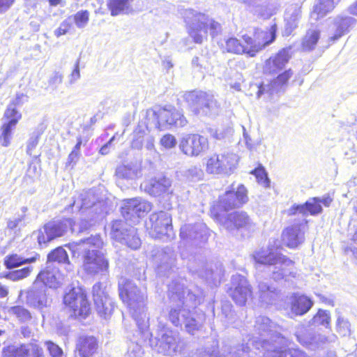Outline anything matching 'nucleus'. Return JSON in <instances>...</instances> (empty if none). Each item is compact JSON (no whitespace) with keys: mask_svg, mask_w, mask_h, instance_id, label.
Returning a JSON list of instances; mask_svg holds the SVG:
<instances>
[{"mask_svg":"<svg viewBox=\"0 0 357 357\" xmlns=\"http://www.w3.org/2000/svg\"><path fill=\"white\" fill-rule=\"evenodd\" d=\"M278 335L282 336L277 331L275 325L271 319L265 316H259L256 318L253 333L248 336L246 345L243 344L238 347L240 349L244 348L247 351L245 357H253V352L250 348V344H252L257 350L261 349L264 354L271 345L275 344V340L277 339Z\"/></svg>","mask_w":357,"mask_h":357,"instance_id":"4","label":"nucleus"},{"mask_svg":"<svg viewBox=\"0 0 357 357\" xmlns=\"http://www.w3.org/2000/svg\"><path fill=\"white\" fill-rule=\"evenodd\" d=\"M89 13L87 10H81L74 15V20L78 28H84L88 24Z\"/></svg>","mask_w":357,"mask_h":357,"instance_id":"61","label":"nucleus"},{"mask_svg":"<svg viewBox=\"0 0 357 357\" xmlns=\"http://www.w3.org/2000/svg\"><path fill=\"white\" fill-rule=\"evenodd\" d=\"M221 225L229 232L243 229L248 231H253L255 225L244 211H235L226 215L220 220Z\"/></svg>","mask_w":357,"mask_h":357,"instance_id":"14","label":"nucleus"},{"mask_svg":"<svg viewBox=\"0 0 357 357\" xmlns=\"http://www.w3.org/2000/svg\"><path fill=\"white\" fill-rule=\"evenodd\" d=\"M184 280L177 278L168 284V296L171 303L169 319L175 326H183L192 335L200 331L206 321L205 313L195 306L200 303L201 296L185 290Z\"/></svg>","mask_w":357,"mask_h":357,"instance_id":"1","label":"nucleus"},{"mask_svg":"<svg viewBox=\"0 0 357 357\" xmlns=\"http://www.w3.org/2000/svg\"><path fill=\"white\" fill-rule=\"evenodd\" d=\"M141 188L146 192L155 197L172 192V181L165 176L153 178L142 184Z\"/></svg>","mask_w":357,"mask_h":357,"instance_id":"28","label":"nucleus"},{"mask_svg":"<svg viewBox=\"0 0 357 357\" xmlns=\"http://www.w3.org/2000/svg\"><path fill=\"white\" fill-rule=\"evenodd\" d=\"M222 47L227 52L237 54H244L245 52L243 44L236 38H230L226 40L225 44V45H222Z\"/></svg>","mask_w":357,"mask_h":357,"instance_id":"51","label":"nucleus"},{"mask_svg":"<svg viewBox=\"0 0 357 357\" xmlns=\"http://www.w3.org/2000/svg\"><path fill=\"white\" fill-rule=\"evenodd\" d=\"M120 243L126 245L132 250H137L140 248L142 244L141 239L137 235L136 229L134 227H130V230H128L125 238Z\"/></svg>","mask_w":357,"mask_h":357,"instance_id":"49","label":"nucleus"},{"mask_svg":"<svg viewBox=\"0 0 357 357\" xmlns=\"http://www.w3.org/2000/svg\"><path fill=\"white\" fill-rule=\"evenodd\" d=\"M340 0H318L314 6L311 17L315 20L322 18L331 12Z\"/></svg>","mask_w":357,"mask_h":357,"instance_id":"39","label":"nucleus"},{"mask_svg":"<svg viewBox=\"0 0 357 357\" xmlns=\"http://www.w3.org/2000/svg\"><path fill=\"white\" fill-rule=\"evenodd\" d=\"M133 0H108L107 8L112 16L128 15L133 11Z\"/></svg>","mask_w":357,"mask_h":357,"instance_id":"36","label":"nucleus"},{"mask_svg":"<svg viewBox=\"0 0 357 357\" xmlns=\"http://www.w3.org/2000/svg\"><path fill=\"white\" fill-rule=\"evenodd\" d=\"M151 210V203L141 198H133L123 201L121 211L126 220L135 223Z\"/></svg>","mask_w":357,"mask_h":357,"instance_id":"13","label":"nucleus"},{"mask_svg":"<svg viewBox=\"0 0 357 357\" xmlns=\"http://www.w3.org/2000/svg\"><path fill=\"white\" fill-rule=\"evenodd\" d=\"M257 294L259 301L266 305L273 304L278 296V291L277 289L265 282L259 283Z\"/></svg>","mask_w":357,"mask_h":357,"instance_id":"38","label":"nucleus"},{"mask_svg":"<svg viewBox=\"0 0 357 357\" xmlns=\"http://www.w3.org/2000/svg\"><path fill=\"white\" fill-rule=\"evenodd\" d=\"M179 148L187 155L198 156L208 149V141L199 134H190L182 138Z\"/></svg>","mask_w":357,"mask_h":357,"instance_id":"19","label":"nucleus"},{"mask_svg":"<svg viewBox=\"0 0 357 357\" xmlns=\"http://www.w3.org/2000/svg\"><path fill=\"white\" fill-rule=\"evenodd\" d=\"M238 156L233 153H214L206 160V171L211 174L230 175L236 169Z\"/></svg>","mask_w":357,"mask_h":357,"instance_id":"8","label":"nucleus"},{"mask_svg":"<svg viewBox=\"0 0 357 357\" xmlns=\"http://www.w3.org/2000/svg\"><path fill=\"white\" fill-rule=\"evenodd\" d=\"M63 302L71 312L70 316L76 319H85L90 313V304L84 290L73 287L63 297Z\"/></svg>","mask_w":357,"mask_h":357,"instance_id":"11","label":"nucleus"},{"mask_svg":"<svg viewBox=\"0 0 357 357\" xmlns=\"http://www.w3.org/2000/svg\"><path fill=\"white\" fill-rule=\"evenodd\" d=\"M331 316L328 311L319 310L312 319V324L322 325L328 328L330 325Z\"/></svg>","mask_w":357,"mask_h":357,"instance_id":"55","label":"nucleus"},{"mask_svg":"<svg viewBox=\"0 0 357 357\" xmlns=\"http://www.w3.org/2000/svg\"><path fill=\"white\" fill-rule=\"evenodd\" d=\"M33 271L32 266H26L21 269L10 271L6 278L12 281H18L27 278Z\"/></svg>","mask_w":357,"mask_h":357,"instance_id":"53","label":"nucleus"},{"mask_svg":"<svg viewBox=\"0 0 357 357\" xmlns=\"http://www.w3.org/2000/svg\"><path fill=\"white\" fill-rule=\"evenodd\" d=\"M291 47H288L283 48L272 58L266 60L264 66V71L266 73L273 74L283 69L291 57Z\"/></svg>","mask_w":357,"mask_h":357,"instance_id":"31","label":"nucleus"},{"mask_svg":"<svg viewBox=\"0 0 357 357\" xmlns=\"http://www.w3.org/2000/svg\"><path fill=\"white\" fill-rule=\"evenodd\" d=\"M45 345L52 357H63V350L57 344H54L53 342L47 341L45 342Z\"/></svg>","mask_w":357,"mask_h":357,"instance_id":"63","label":"nucleus"},{"mask_svg":"<svg viewBox=\"0 0 357 357\" xmlns=\"http://www.w3.org/2000/svg\"><path fill=\"white\" fill-rule=\"evenodd\" d=\"M180 237L186 243L197 246L208 240V229L202 223L185 225L181 228Z\"/></svg>","mask_w":357,"mask_h":357,"instance_id":"20","label":"nucleus"},{"mask_svg":"<svg viewBox=\"0 0 357 357\" xmlns=\"http://www.w3.org/2000/svg\"><path fill=\"white\" fill-rule=\"evenodd\" d=\"M35 282H38L46 289L47 287L56 289L61 284V275L57 268H51L48 265L45 270L38 273Z\"/></svg>","mask_w":357,"mask_h":357,"instance_id":"32","label":"nucleus"},{"mask_svg":"<svg viewBox=\"0 0 357 357\" xmlns=\"http://www.w3.org/2000/svg\"><path fill=\"white\" fill-rule=\"evenodd\" d=\"M47 289L39 284L38 282H33L31 287L26 292V303L31 307L43 309L47 305Z\"/></svg>","mask_w":357,"mask_h":357,"instance_id":"30","label":"nucleus"},{"mask_svg":"<svg viewBox=\"0 0 357 357\" xmlns=\"http://www.w3.org/2000/svg\"><path fill=\"white\" fill-rule=\"evenodd\" d=\"M57 262L59 264H69V258L67 252L63 247H58L47 255V263Z\"/></svg>","mask_w":357,"mask_h":357,"instance_id":"50","label":"nucleus"},{"mask_svg":"<svg viewBox=\"0 0 357 357\" xmlns=\"http://www.w3.org/2000/svg\"><path fill=\"white\" fill-rule=\"evenodd\" d=\"M142 354L141 346L135 342H131L128 346L126 357H142Z\"/></svg>","mask_w":357,"mask_h":357,"instance_id":"64","label":"nucleus"},{"mask_svg":"<svg viewBox=\"0 0 357 357\" xmlns=\"http://www.w3.org/2000/svg\"><path fill=\"white\" fill-rule=\"evenodd\" d=\"M27 208L26 207H22V214L19 215L17 217H15L13 219H10L7 222V227L8 229L10 230H15L17 227H21L23 225V222L25 218V213L26 211Z\"/></svg>","mask_w":357,"mask_h":357,"instance_id":"59","label":"nucleus"},{"mask_svg":"<svg viewBox=\"0 0 357 357\" xmlns=\"http://www.w3.org/2000/svg\"><path fill=\"white\" fill-rule=\"evenodd\" d=\"M160 144L166 149H170L176 146V139L171 134H166L160 139Z\"/></svg>","mask_w":357,"mask_h":357,"instance_id":"62","label":"nucleus"},{"mask_svg":"<svg viewBox=\"0 0 357 357\" xmlns=\"http://www.w3.org/2000/svg\"><path fill=\"white\" fill-rule=\"evenodd\" d=\"M185 175L190 181H197L202 179L204 172L199 167L192 166L186 170Z\"/></svg>","mask_w":357,"mask_h":357,"instance_id":"57","label":"nucleus"},{"mask_svg":"<svg viewBox=\"0 0 357 357\" xmlns=\"http://www.w3.org/2000/svg\"><path fill=\"white\" fill-rule=\"evenodd\" d=\"M104 245L100 235L91 236L77 243L76 250L82 258L83 270L88 275H107L109 261L102 251Z\"/></svg>","mask_w":357,"mask_h":357,"instance_id":"2","label":"nucleus"},{"mask_svg":"<svg viewBox=\"0 0 357 357\" xmlns=\"http://www.w3.org/2000/svg\"><path fill=\"white\" fill-rule=\"evenodd\" d=\"M295 335L298 342L307 349L315 350L322 347L328 342H333L336 336L333 335L330 339L321 334L313 333L304 326H300L296 329Z\"/></svg>","mask_w":357,"mask_h":357,"instance_id":"18","label":"nucleus"},{"mask_svg":"<svg viewBox=\"0 0 357 357\" xmlns=\"http://www.w3.org/2000/svg\"><path fill=\"white\" fill-rule=\"evenodd\" d=\"M275 344L271 345L264 357H310L305 351L289 348L290 342L284 336H277Z\"/></svg>","mask_w":357,"mask_h":357,"instance_id":"17","label":"nucleus"},{"mask_svg":"<svg viewBox=\"0 0 357 357\" xmlns=\"http://www.w3.org/2000/svg\"><path fill=\"white\" fill-rule=\"evenodd\" d=\"M38 257V255H36L29 258H24L17 254H13L5 258L4 264L7 268L12 269L24 264L34 263Z\"/></svg>","mask_w":357,"mask_h":357,"instance_id":"44","label":"nucleus"},{"mask_svg":"<svg viewBox=\"0 0 357 357\" xmlns=\"http://www.w3.org/2000/svg\"><path fill=\"white\" fill-rule=\"evenodd\" d=\"M140 174V170L135 165H122L116 169V175L120 178L135 179Z\"/></svg>","mask_w":357,"mask_h":357,"instance_id":"45","label":"nucleus"},{"mask_svg":"<svg viewBox=\"0 0 357 357\" xmlns=\"http://www.w3.org/2000/svg\"><path fill=\"white\" fill-rule=\"evenodd\" d=\"M8 313L15 315L21 322H26L31 319L29 311L19 305L10 307Z\"/></svg>","mask_w":357,"mask_h":357,"instance_id":"54","label":"nucleus"},{"mask_svg":"<svg viewBox=\"0 0 357 357\" xmlns=\"http://www.w3.org/2000/svg\"><path fill=\"white\" fill-rule=\"evenodd\" d=\"M183 98L195 114L208 115L218 108L213 96L204 91H188L184 94Z\"/></svg>","mask_w":357,"mask_h":357,"instance_id":"10","label":"nucleus"},{"mask_svg":"<svg viewBox=\"0 0 357 357\" xmlns=\"http://www.w3.org/2000/svg\"><path fill=\"white\" fill-rule=\"evenodd\" d=\"M147 116L160 130L169 129L172 126L183 127L187 123L184 116L172 106L149 110Z\"/></svg>","mask_w":357,"mask_h":357,"instance_id":"7","label":"nucleus"},{"mask_svg":"<svg viewBox=\"0 0 357 357\" xmlns=\"http://www.w3.org/2000/svg\"><path fill=\"white\" fill-rule=\"evenodd\" d=\"M21 119L22 114L17 109V108L8 105L4 112L2 121L17 126Z\"/></svg>","mask_w":357,"mask_h":357,"instance_id":"52","label":"nucleus"},{"mask_svg":"<svg viewBox=\"0 0 357 357\" xmlns=\"http://www.w3.org/2000/svg\"><path fill=\"white\" fill-rule=\"evenodd\" d=\"M301 17V3L289 5L284 14V20L286 22L284 28V34L289 36L297 27L299 20Z\"/></svg>","mask_w":357,"mask_h":357,"instance_id":"33","label":"nucleus"},{"mask_svg":"<svg viewBox=\"0 0 357 357\" xmlns=\"http://www.w3.org/2000/svg\"><path fill=\"white\" fill-rule=\"evenodd\" d=\"M152 260L159 276L168 275L173 269L176 254L172 248L155 249L152 251Z\"/></svg>","mask_w":357,"mask_h":357,"instance_id":"15","label":"nucleus"},{"mask_svg":"<svg viewBox=\"0 0 357 357\" xmlns=\"http://www.w3.org/2000/svg\"><path fill=\"white\" fill-rule=\"evenodd\" d=\"M218 344L213 342L210 346H206L198 351V357H245L247 351L243 348L240 349L239 347L225 346L223 353L220 355L218 351Z\"/></svg>","mask_w":357,"mask_h":357,"instance_id":"27","label":"nucleus"},{"mask_svg":"<svg viewBox=\"0 0 357 357\" xmlns=\"http://www.w3.org/2000/svg\"><path fill=\"white\" fill-rule=\"evenodd\" d=\"M97 349V341L92 336H80L76 342V351L80 357H91Z\"/></svg>","mask_w":357,"mask_h":357,"instance_id":"35","label":"nucleus"},{"mask_svg":"<svg viewBox=\"0 0 357 357\" xmlns=\"http://www.w3.org/2000/svg\"><path fill=\"white\" fill-rule=\"evenodd\" d=\"M332 200L329 196L323 198L314 197L303 204H294L287 210V214L289 215H294L296 213L303 215H307L308 213L313 215H317L322 211L321 204L325 206H329Z\"/></svg>","mask_w":357,"mask_h":357,"instance_id":"22","label":"nucleus"},{"mask_svg":"<svg viewBox=\"0 0 357 357\" xmlns=\"http://www.w3.org/2000/svg\"><path fill=\"white\" fill-rule=\"evenodd\" d=\"M251 257L257 264L269 265L270 266L273 264H284L286 266L293 264V261L286 256L275 253L268 248H260L255 250L251 255Z\"/></svg>","mask_w":357,"mask_h":357,"instance_id":"26","label":"nucleus"},{"mask_svg":"<svg viewBox=\"0 0 357 357\" xmlns=\"http://www.w3.org/2000/svg\"><path fill=\"white\" fill-rule=\"evenodd\" d=\"M131 226L123 220H115L111 224L110 236L116 241L122 242Z\"/></svg>","mask_w":357,"mask_h":357,"instance_id":"42","label":"nucleus"},{"mask_svg":"<svg viewBox=\"0 0 357 357\" xmlns=\"http://www.w3.org/2000/svg\"><path fill=\"white\" fill-rule=\"evenodd\" d=\"M182 15L188 26L189 35L196 43L201 44L207 38L208 29L212 38L221 31L220 24L204 13L185 9Z\"/></svg>","mask_w":357,"mask_h":357,"instance_id":"5","label":"nucleus"},{"mask_svg":"<svg viewBox=\"0 0 357 357\" xmlns=\"http://www.w3.org/2000/svg\"><path fill=\"white\" fill-rule=\"evenodd\" d=\"M305 222L295 223L285 228L282 233V241L289 248H296L305 241Z\"/></svg>","mask_w":357,"mask_h":357,"instance_id":"25","label":"nucleus"},{"mask_svg":"<svg viewBox=\"0 0 357 357\" xmlns=\"http://www.w3.org/2000/svg\"><path fill=\"white\" fill-rule=\"evenodd\" d=\"M81 144L82 140L79 139L76 145L74 146L73 151L70 152L68 157L66 167H73L79 160L80 156Z\"/></svg>","mask_w":357,"mask_h":357,"instance_id":"56","label":"nucleus"},{"mask_svg":"<svg viewBox=\"0 0 357 357\" xmlns=\"http://www.w3.org/2000/svg\"><path fill=\"white\" fill-rule=\"evenodd\" d=\"M312 305L313 302L307 296L295 294L292 297L291 311L295 315H303L307 313Z\"/></svg>","mask_w":357,"mask_h":357,"instance_id":"37","label":"nucleus"},{"mask_svg":"<svg viewBox=\"0 0 357 357\" xmlns=\"http://www.w3.org/2000/svg\"><path fill=\"white\" fill-rule=\"evenodd\" d=\"M95 305L98 314L105 319L112 314L115 307L113 300L108 295L102 298H97Z\"/></svg>","mask_w":357,"mask_h":357,"instance_id":"41","label":"nucleus"},{"mask_svg":"<svg viewBox=\"0 0 357 357\" xmlns=\"http://www.w3.org/2000/svg\"><path fill=\"white\" fill-rule=\"evenodd\" d=\"M337 332L342 336L350 334V324L349 321L341 317H338L336 322Z\"/></svg>","mask_w":357,"mask_h":357,"instance_id":"60","label":"nucleus"},{"mask_svg":"<svg viewBox=\"0 0 357 357\" xmlns=\"http://www.w3.org/2000/svg\"><path fill=\"white\" fill-rule=\"evenodd\" d=\"M233 189H234L233 188ZM247 190L243 185L238 186L236 191L227 190L220 197V205L225 211L239 208L248 202Z\"/></svg>","mask_w":357,"mask_h":357,"instance_id":"24","label":"nucleus"},{"mask_svg":"<svg viewBox=\"0 0 357 357\" xmlns=\"http://www.w3.org/2000/svg\"><path fill=\"white\" fill-rule=\"evenodd\" d=\"M3 357H41L43 349L36 344L10 345L3 349Z\"/></svg>","mask_w":357,"mask_h":357,"instance_id":"29","label":"nucleus"},{"mask_svg":"<svg viewBox=\"0 0 357 357\" xmlns=\"http://www.w3.org/2000/svg\"><path fill=\"white\" fill-rule=\"evenodd\" d=\"M356 23L352 17L339 15L334 20L335 33L329 37V40L335 42L347 33L349 29Z\"/></svg>","mask_w":357,"mask_h":357,"instance_id":"34","label":"nucleus"},{"mask_svg":"<svg viewBox=\"0 0 357 357\" xmlns=\"http://www.w3.org/2000/svg\"><path fill=\"white\" fill-rule=\"evenodd\" d=\"M272 272V278L275 281L284 279L289 280L290 277L295 278L296 273L294 268V264L291 266L280 265L273 264L271 266Z\"/></svg>","mask_w":357,"mask_h":357,"instance_id":"40","label":"nucleus"},{"mask_svg":"<svg viewBox=\"0 0 357 357\" xmlns=\"http://www.w3.org/2000/svg\"><path fill=\"white\" fill-rule=\"evenodd\" d=\"M15 128V125L3 121L0 128V144L1 146L7 147L10 144L13 132Z\"/></svg>","mask_w":357,"mask_h":357,"instance_id":"46","label":"nucleus"},{"mask_svg":"<svg viewBox=\"0 0 357 357\" xmlns=\"http://www.w3.org/2000/svg\"><path fill=\"white\" fill-rule=\"evenodd\" d=\"M103 206L104 203L98 201L93 190L82 192L73 204V206L78 211L90 208L91 212H94L97 215V218L102 216Z\"/></svg>","mask_w":357,"mask_h":357,"instance_id":"21","label":"nucleus"},{"mask_svg":"<svg viewBox=\"0 0 357 357\" xmlns=\"http://www.w3.org/2000/svg\"><path fill=\"white\" fill-rule=\"evenodd\" d=\"M69 225V220L49 222L36 234L39 245L40 246L45 245L47 243L54 238L63 236Z\"/></svg>","mask_w":357,"mask_h":357,"instance_id":"16","label":"nucleus"},{"mask_svg":"<svg viewBox=\"0 0 357 357\" xmlns=\"http://www.w3.org/2000/svg\"><path fill=\"white\" fill-rule=\"evenodd\" d=\"M119 296L123 303H127L130 313L142 333L149 327V319L145 305L146 296L132 282L121 279L119 282Z\"/></svg>","mask_w":357,"mask_h":357,"instance_id":"3","label":"nucleus"},{"mask_svg":"<svg viewBox=\"0 0 357 357\" xmlns=\"http://www.w3.org/2000/svg\"><path fill=\"white\" fill-rule=\"evenodd\" d=\"M147 129L143 125H138L132 133V147L135 149H141L144 146Z\"/></svg>","mask_w":357,"mask_h":357,"instance_id":"47","label":"nucleus"},{"mask_svg":"<svg viewBox=\"0 0 357 357\" xmlns=\"http://www.w3.org/2000/svg\"><path fill=\"white\" fill-rule=\"evenodd\" d=\"M149 234L153 238L169 239L172 234V216L165 211L152 213L150 215Z\"/></svg>","mask_w":357,"mask_h":357,"instance_id":"12","label":"nucleus"},{"mask_svg":"<svg viewBox=\"0 0 357 357\" xmlns=\"http://www.w3.org/2000/svg\"><path fill=\"white\" fill-rule=\"evenodd\" d=\"M320 38L319 31L310 29L303 38L302 47L304 50L310 51L313 50Z\"/></svg>","mask_w":357,"mask_h":357,"instance_id":"48","label":"nucleus"},{"mask_svg":"<svg viewBox=\"0 0 357 357\" xmlns=\"http://www.w3.org/2000/svg\"><path fill=\"white\" fill-rule=\"evenodd\" d=\"M252 173L255 176L257 182L264 187H268L270 180L268 178L267 174L264 167H258L253 170Z\"/></svg>","mask_w":357,"mask_h":357,"instance_id":"58","label":"nucleus"},{"mask_svg":"<svg viewBox=\"0 0 357 357\" xmlns=\"http://www.w3.org/2000/svg\"><path fill=\"white\" fill-rule=\"evenodd\" d=\"M276 25H271L266 30L256 29L254 38L244 35L243 36L244 54L255 56L259 52L272 43L275 39Z\"/></svg>","mask_w":357,"mask_h":357,"instance_id":"9","label":"nucleus"},{"mask_svg":"<svg viewBox=\"0 0 357 357\" xmlns=\"http://www.w3.org/2000/svg\"><path fill=\"white\" fill-rule=\"evenodd\" d=\"M230 296L233 301L239 305H244L252 296L250 286L245 277L234 275L231 278Z\"/></svg>","mask_w":357,"mask_h":357,"instance_id":"23","label":"nucleus"},{"mask_svg":"<svg viewBox=\"0 0 357 357\" xmlns=\"http://www.w3.org/2000/svg\"><path fill=\"white\" fill-rule=\"evenodd\" d=\"M293 72L291 70H285L280 74L275 79L271 82L267 86L271 94L279 93L287 86L288 80L291 77Z\"/></svg>","mask_w":357,"mask_h":357,"instance_id":"43","label":"nucleus"},{"mask_svg":"<svg viewBox=\"0 0 357 357\" xmlns=\"http://www.w3.org/2000/svg\"><path fill=\"white\" fill-rule=\"evenodd\" d=\"M150 344L158 353L166 356L176 354L183 348L178 333L167 328L160 321L155 336L150 338Z\"/></svg>","mask_w":357,"mask_h":357,"instance_id":"6","label":"nucleus"}]
</instances>
